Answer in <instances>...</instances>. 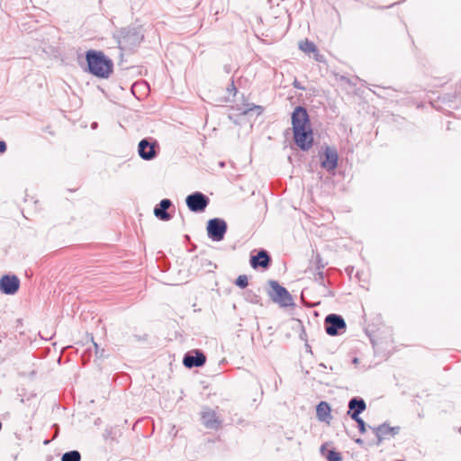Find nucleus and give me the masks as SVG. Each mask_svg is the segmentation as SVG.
I'll return each instance as SVG.
<instances>
[{
    "instance_id": "nucleus-1",
    "label": "nucleus",
    "mask_w": 461,
    "mask_h": 461,
    "mask_svg": "<svg viewBox=\"0 0 461 461\" xmlns=\"http://www.w3.org/2000/svg\"><path fill=\"white\" fill-rule=\"evenodd\" d=\"M89 72L101 78H107L113 72V64L102 51L88 50L86 55Z\"/></svg>"
},
{
    "instance_id": "nucleus-2",
    "label": "nucleus",
    "mask_w": 461,
    "mask_h": 461,
    "mask_svg": "<svg viewBox=\"0 0 461 461\" xmlns=\"http://www.w3.org/2000/svg\"><path fill=\"white\" fill-rule=\"evenodd\" d=\"M113 37L121 50H131L140 44L144 36L137 28L127 27L117 31Z\"/></svg>"
},
{
    "instance_id": "nucleus-3",
    "label": "nucleus",
    "mask_w": 461,
    "mask_h": 461,
    "mask_svg": "<svg viewBox=\"0 0 461 461\" xmlns=\"http://www.w3.org/2000/svg\"><path fill=\"white\" fill-rule=\"evenodd\" d=\"M269 286L271 290L268 294L274 303L280 304L282 307H287L294 304L293 297L289 292L277 281L270 280Z\"/></svg>"
},
{
    "instance_id": "nucleus-4",
    "label": "nucleus",
    "mask_w": 461,
    "mask_h": 461,
    "mask_svg": "<svg viewBox=\"0 0 461 461\" xmlns=\"http://www.w3.org/2000/svg\"><path fill=\"white\" fill-rule=\"evenodd\" d=\"M227 223L223 219L213 218L207 222V235L213 241H221L227 232Z\"/></svg>"
},
{
    "instance_id": "nucleus-5",
    "label": "nucleus",
    "mask_w": 461,
    "mask_h": 461,
    "mask_svg": "<svg viewBox=\"0 0 461 461\" xmlns=\"http://www.w3.org/2000/svg\"><path fill=\"white\" fill-rule=\"evenodd\" d=\"M209 198L201 192H194L185 198L188 209L194 212H202L209 204Z\"/></svg>"
},
{
    "instance_id": "nucleus-6",
    "label": "nucleus",
    "mask_w": 461,
    "mask_h": 461,
    "mask_svg": "<svg viewBox=\"0 0 461 461\" xmlns=\"http://www.w3.org/2000/svg\"><path fill=\"white\" fill-rule=\"evenodd\" d=\"M325 330L330 336L339 334L341 330H346V322L344 319L338 314L331 313L325 318L324 321Z\"/></svg>"
},
{
    "instance_id": "nucleus-7",
    "label": "nucleus",
    "mask_w": 461,
    "mask_h": 461,
    "mask_svg": "<svg viewBox=\"0 0 461 461\" xmlns=\"http://www.w3.org/2000/svg\"><path fill=\"white\" fill-rule=\"evenodd\" d=\"M295 144L303 151L309 150L313 142L312 130L311 127L303 130L294 131Z\"/></svg>"
},
{
    "instance_id": "nucleus-8",
    "label": "nucleus",
    "mask_w": 461,
    "mask_h": 461,
    "mask_svg": "<svg viewBox=\"0 0 461 461\" xmlns=\"http://www.w3.org/2000/svg\"><path fill=\"white\" fill-rule=\"evenodd\" d=\"M158 144L157 140L150 141L148 139H143L139 142L138 152L142 159L152 160L158 155Z\"/></svg>"
},
{
    "instance_id": "nucleus-9",
    "label": "nucleus",
    "mask_w": 461,
    "mask_h": 461,
    "mask_svg": "<svg viewBox=\"0 0 461 461\" xmlns=\"http://www.w3.org/2000/svg\"><path fill=\"white\" fill-rule=\"evenodd\" d=\"M293 131L303 130L311 127L309 115L305 108L297 106L292 113Z\"/></svg>"
},
{
    "instance_id": "nucleus-10",
    "label": "nucleus",
    "mask_w": 461,
    "mask_h": 461,
    "mask_svg": "<svg viewBox=\"0 0 461 461\" xmlns=\"http://www.w3.org/2000/svg\"><path fill=\"white\" fill-rule=\"evenodd\" d=\"M206 362L205 355L199 349H195L186 353L184 357L183 363L188 368L203 366Z\"/></svg>"
},
{
    "instance_id": "nucleus-11",
    "label": "nucleus",
    "mask_w": 461,
    "mask_h": 461,
    "mask_svg": "<svg viewBox=\"0 0 461 461\" xmlns=\"http://www.w3.org/2000/svg\"><path fill=\"white\" fill-rule=\"evenodd\" d=\"M20 287V280L16 276L5 275L0 279V291L5 294H14Z\"/></svg>"
},
{
    "instance_id": "nucleus-12",
    "label": "nucleus",
    "mask_w": 461,
    "mask_h": 461,
    "mask_svg": "<svg viewBox=\"0 0 461 461\" xmlns=\"http://www.w3.org/2000/svg\"><path fill=\"white\" fill-rule=\"evenodd\" d=\"M201 420L204 427L211 429H218L221 424V420L216 415V412L208 407L203 409Z\"/></svg>"
},
{
    "instance_id": "nucleus-13",
    "label": "nucleus",
    "mask_w": 461,
    "mask_h": 461,
    "mask_svg": "<svg viewBox=\"0 0 461 461\" xmlns=\"http://www.w3.org/2000/svg\"><path fill=\"white\" fill-rule=\"evenodd\" d=\"M338 152L336 149L326 147L324 158L321 160V167L328 172L333 171L338 166Z\"/></svg>"
},
{
    "instance_id": "nucleus-14",
    "label": "nucleus",
    "mask_w": 461,
    "mask_h": 461,
    "mask_svg": "<svg viewBox=\"0 0 461 461\" xmlns=\"http://www.w3.org/2000/svg\"><path fill=\"white\" fill-rule=\"evenodd\" d=\"M366 408V402L362 398L353 397L348 402V415L351 419H356L357 417H359V414L362 413Z\"/></svg>"
},
{
    "instance_id": "nucleus-15",
    "label": "nucleus",
    "mask_w": 461,
    "mask_h": 461,
    "mask_svg": "<svg viewBox=\"0 0 461 461\" xmlns=\"http://www.w3.org/2000/svg\"><path fill=\"white\" fill-rule=\"evenodd\" d=\"M271 258L265 249H260L257 255L251 256L250 265L253 268L263 267L267 268L270 266Z\"/></svg>"
},
{
    "instance_id": "nucleus-16",
    "label": "nucleus",
    "mask_w": 461,
    "mask_h": 461,
    "mask_svg": "<svg viewBox=\"0 0 461 461\" xmlns=\"http://www.w3.org/2000/svg\"><path fill=\"white\" fill-rule=\"evenodd\" d=\"M171 205L172 202L169 199L161 200L154 208L155 216L162 221H169L171 219V215L167 211Z\"/></svg>"
},
{
    "instance_id": "nucleus-17",
    "label": "nucleus",
    "mask_w": 461,
    "mask_h": 461,
    "mask_svg": "<svg viewBox=\"0 0 461 461\" xmlns=\"http://www.w3.org/2000/svg\"><path fill=\"white\" fill-rule=\"evenodd\" d=\"M375 431V436L378 441H382L387 436H394L400 432V427H390L387 424H382L377 428L374 429Z\"/></svg>"
},
{
    "instance_id": "nucleus-18",
    "label": "nucleus",
    "mask_w": 461,
    "mask_h": 461,
    "mask_svg": "<svg viewBox=\"0 0 461 461\" xmlns=\"http://www.w3.org/2000/svg\"><path fill=\"white\" fill-rule=\"evenodd\" d=\"M316 414L320 420L325 421L330 418V407L328 402H321L316 408Z\"/></svg>"
},
{
    "instance_id": "nucleus-19",
    "label": "nucleus",
    "mask_w": 461,
    "mask_h": 461,
    "mask_svg": "<svg viewBox=\"0 0 461 461\" xmlns=\"http://www.w3.org/2000/svg\"><path fill=\"white\" fill-rule=\"evenodd\" d=\"M299 49L304 53L310 54L316 52L317 47L312 41L305 39L304 41L299 42Z\"/></svg>"
},
{
    "instance_id": "nucleus-20",
    "label": "nucleus",
    "mask_w": 461,
    "mask_h": 461,
    "mask_svg": "<svg viewBox=\"0 0 461 461\" xmlns=\"http://www.w3.org/2000/svg\"><path fill=\"white\" fill-rule=\"evenodd\" d=\"M81 454L77 450H70L64 453L61 456V461H80Z\"/></svg>"
},
{
    "instance_id": "nucleus-21",
    "label": "nucleus",
    "mask_w": 461,
    "mask_h": 461,
    "mask_svg": "<svg viewBox=\"0 0 461 461\" xmlns=\"http://www.w3.org/2000/svg\"><path fill=\"white\" fill-rule=\"evenodd\" d=\"M322 267H324L323 265L318 267L319 272L315 275L314 280L320 285H322L323 287H325L326 286L325 277H324L323 273L321 271V268H322Z\"/></svg>"
},
{
    "instance_id": "nucleus-22",
    "label": "nucleus",
    "mask_w": 461,
    "mask_h": 461,
    "mask_svg": "<svg viewBox=\"0 0 461 461\" xmlns=\"http://www.w3.org/2000/svg\"><path fill=\"white\" fill-rule=\"evenodd\" d=\"M235 284L237 286L240 288H245L249 285L248 276L245 275H240L238 276V278L235 281Z\"/></svg>"
},
{
    "instance_id": "nucleus-23",
    "label": "nucleus",
    "mask_w": 461,
    "mask_h": 461,
    "mask_svg": "<svg viewBox=\"0 0 461 461\" xmlns=\"http://www.w3.org/2000/svg\"><path fill=\"white\" fill-rule=\"evenodd\" d=\"M328 461H342V456L339 452L330 450L327 455Z\"/></svg>"
},
{
    "instance_id": "nucleus-24",
    "label": "nucleus",
    "mask_w": 461,
    "mask_h": 461,
    "mask_svg": "<svg viewBox=\"0 0 461 461\" xmlns=\"http://www.w3.org/2000/svg\"><path fill=\"white\" fill-rule=\"evenodd\" d=\"M246 299L249 302H250L251 303H255V304L258 303L260 301V297L251 291H248L246 293Z\"/></svg>"
},
{
    "instance_id": "nucleus-25",
    "label": "nucleus",
    "mask_w": 461,
    "mask_h": 461,
    "mask_svg": "<svg viewBox=\"0 0 461 461\" xmlns=\"http://www.w3.org/2000/svg\"><path fill=\"white\" fill-rule=\"evenodd\" d=\"M352 420L357 423L359 432L362 434L365 433L366 432V423L363 420V419L360 417H357L356 419H352Z\"/></svg>"
},
{
    "instance_id": "nucleus-26",
    "label": "nucleus",
    "mask_w": 461,
    "mask_h": 461,
    "mask_svg": "<svg viewBox=\"0 0 461 461\" xmlns=\"http://www.w3.org/2000/svg\"><path fill=\"white\" fill-rule=\"evenodd\" d=\"M314 56V59L318 62H323L324 61V57L323 55L320 54L319 51H318V49H316V52H313Z\"/></svg>"
},
{
    "instance_id": "nucleus-27",
    "label": "nucleus",
    "mask_w": 461,
    "mask_h": 461,
    "mask_svg": "<svg viewBox=\"0 0 461 461\" xmlns=\"http://www.w3.org/2000/svg\"><path fill=\"white\" fill-rule=\"evenodd\" d=\"M253 109H257V110H258V111H259V113L262 111V107H261V106H259V105H254V106H253ZM250 110H252V108H249V109L245 110V111L243 112V113H244V114H247Z\"/></svg>"
},
{
    "instance_id": "nucleus-28",
    "label": "nucleus",
    "mask_w": 461,
    "mask_h": 461,
    "mask_svg": "<svg viewBox=\"0 0 461 461\" xmlns=\"http://www.w3.org/2000/svg\"><path fill=\"white\" fill-rule=\"evenodd\" d=\"M6 149V143L3 140L0 141V152H5Z\"/></svg>"
},
{
    "instance_id": "nucleus-29",
    "label": "nucleus",
    "mask_w": 461,
    "mask_h": 461,
    "mask_svg": "<svg viewBox=\"0 0 461 461\" xmlns=\"http://www.w3.org/2000/svg\"><path fill=\"white\" fill-rule=\"evenodd\" d=\"M294 86L295 88H298V89H303V87H302V86H300V84L298 83V81H297V80H294Z\"/></svg>"
},
{
    "instance_id": "nucleus-30",
    "label": "nucleus",
    "mask_w": 461,
    "mask_h": 461,
    "mask_svg": "<svg viewBox=\"0 0 461 461\" xmlns=\"http://www.w3.org/2000/svg\"><path fill=\"white\" fill-rule=\"evenodd\" d=\"M356 443L361 445V444H363V440L361 438H357V439H356Z\"/></svg>"
},
{
    "instance_id": "nucleus-31",
    "label": "nucleus",
    "mask_w": 461,
    "mask_h": 461,
    "mask_svg": "<svg viewBox=\"0 0 461 461\" xmlns=\"http://www.w3.org/2000/svg\"><path fill=\"white\" fill-rule=\"evenodd\" d=\"M94 346H95V351H96V354H97V353H98V351H97V350H98V346H97V344H96V343H94Z\"/></svg>"
},
{
    "instance_id": "nucleus-32",
    "label": "nucleus",
    "mask_w": 461,
    "mask_h": 461,
    "mask_svg": "<svg viewBox=\"0 0 461 461\" xmlns=\"http://www.w3.org/2000/svg\"><path fill=\"white\" fill-rule=\"evenodd\" d=\"M319 366H320V367H321V368H326V366H325L323 363H321V364L319 365Z\"/></svg>"
},
{
    "instance_id": "nucleus-33",
    "label": "nucleus",
    "mask_w": 461,
    "mask_h": 461,
    "mask_svg": "<svg viewBox=\"0 0 461 461\" xmlns=\"http://www.w3.org/2000/svg\"><path fill=\"white\" fill-rule=\"evenodd\" d=\"M230 87H232V89H233L234 91H236V87H235V86H234V83H233V82L231 83Z\"/></svg>"
},
{
    "instance_id": "nucleus-34",
    "label": "nucleus",
    "mask_w": 461,
    "mask_h": 461,
    "mask_svg": "<svg viewBox=\"0 0 461 461\" xmlns=\"http://www.w3.org/2000/svg\"><path fill=\"white\" fill-rule=\"evenodd\" d=\"M96 126H97V123H96V122H94V123L92 124V128H93V129L96 128Z\"/></svg>"
},
{
    "instance_id": "nucleus-35",
    "label": "nucleus",
    "mask_w": 461,
    "mask_h": 461,
    "mask_svg": "<svg viewBox=\"0 0 461 461\" xmlns=\"http://www.w3.org/2000/svg\"><path fill=\"white\" fill-rule=\"evenodd\" d=\"M357 362H358V359H357V357H356V358H354L353 363H355V364H356V363H357Z\"/></svg>"
},
{
    "instance_id": "nucleus-36",
    "label": "nucleus",
    "mask_w": 461,
    "mask_h": 461,
    "mask_svg": "<svg viewBox=\"0 0 461 461\" xmlns=\"http://www.w3.org/2000/svg\"><path fill=\"white\" fill-rule=\"evenodd\" d=\"M49 443H50V440H45V441L43 442V444H44V445H48Z\"/></svg>"
},
{
    "instance_id": "nucleus-37",
    "label": "nucleus",
    "mask_w": 461,
    "mask_h": 461,
    "mask_svg": "<svg viewBox=\"0 0 461 461\" xmlns=\"http://www.w3.org/2000/svg\"><path fill=\"white\" fill-rule=\"evenodd\" d=\"M104 352V349H102V352L100 354V357H103V353Z\"/></svg>"
}]
</instances>
